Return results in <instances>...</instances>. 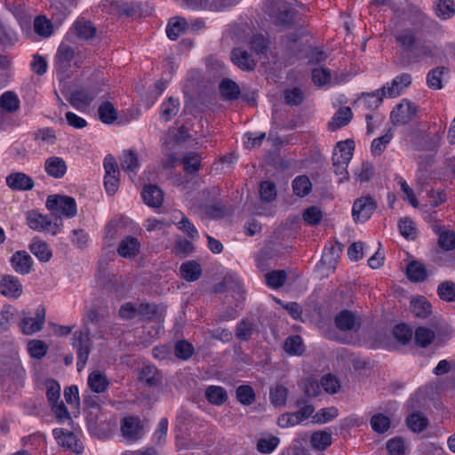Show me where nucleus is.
<instances>
[{
    "label": "nucleus",
    "mask_w": 455,
    "mask_h": 455,
    "mask_svg": "<svg viewBox=\"0 0 455 455\" xmlns=\"http://www.w3.org/2000/svg\"><path fill=\"white\" fill-rule=\"evenodd\" d=\"M72 345L77 351V371L84 370L91 353V339L89 333L85 331H76L72 337Z\"/></svg>",
    "instance_id": "nucleus-4"
},
{
    "label": "nucleus",
    "mask_w": 455,
    "mask_h": 455,
    "mask_svg": "<svg viewBox=\"0 0 455 455\" xmlns=\"http://www.w3.org/2000/svg\"><path fill=\"white\" fill-rule=\"evenodd\" d=\"M29 250L40 261L47 262L52 256L48 244L36 237L32 240Z\"/></svg>",
    "instance_id": "nucleus-27"
},
{
    "label": "nucleus",
    "mask_w": 455,
    "mask_h": 455,
    "mask_svg": "<svg viewBox=\"0 0 455 455\" xmlns=\"http://www.w3.org/2000/svg\"><path fill=\"white\" fill-rule=\"evenodd\" d=\"M205 397L209 403L214 405H221L227 401L228 394L224 387L212 385L206 388Z\"/></svg>",
    "instance_id": "nucleus-35"
},
{
    "label": "nucleus",
    "mask_w": 455,
    "mask_h": 455,
    "mask_svg": "<svg viewBox=\"0 0 455 455\" xmlns=\"http://www.w3.org/2000/svg\"><path fill=\"white\" fill-rule=\"evenodd\" d=\"M183 164L187 172H196L201 167V156L197 153H188L184 156Z\"/></svg>",
    "instance_id": "nucleus-60"
},
{
    "label": "nucleus",
    "mask_w": 455,
    "mask_h": 455,
    "mask_svg": "<svg viewBox=\"0 0 455 455\" xmlns=\"http://www.w3.org/2000/svg\"><path fill=\"white\" fill-rule=\"evenodd\" d=\"M280 439L277 436L261 437L257 441L256 449L259 453L270 454L279 445Z\"/></svg>",
    "instance_id": "nucleus-39"
},
{
    "label": "nucleus",
    "mask_w": 455,
    "mask_h": 455,
    "mask_svg": "<svg viewBox=\"0 0 455 455\" xmlns=\"http://www.w3.org/2000/svg\"><path fill=\"white\" fill-rule=\"evenodd\" d=\"M140 247L141 244L138 238L128 235L119 243L117 252L123 258L133 259L139 255Z\"/></svg>",
    "instance_id": "nucleus-15"
},
{
    "label": "nucleus",
    "mask_w": 455,
    "mask_h": 455,
    "mask_svg": "<svg viewBox=\"0 0 455 455\" xmlns=\"http://www.w3.org/2000/svg\"><path fill=\"white\" fill-rule=\"evenodd\" d=\"M28 348L30 355L36 359H42L48 352V346L38 339L29 341Z\"/></svg>",
    "instance_id": "nucleus-56"
},
{
    "label": "nucleus",
    "mask_w": 455,
    "mask_h": 455,
    "mask_svg": "<svg viewBox=\"0 0 455 455\" xmlns=\"http://www.w3.org/2000/svg\"><path fill=\"white\" fill-rule=\"evenodd\" d=\"M335 324L341 331H353L359 327L355 315L348 311L343 310L335 317Z\"/></svg>",
    "instance_id": "nucleus-23"
},
{
    "label": "nucleus",
    "mask_w": 455,
    "mask_h": 455,
    "mask_svg": "<svg viewBox=\"0 0 455 455\" xmlns=\"http://www.w3.org/2000/svg\"><path fill=\"white\" fill-rule=\"evenodd\" d=\"M221 96L228 100L236 99L240 93L239 87L230 79L223 80L220 84Z\"/></svg>",
    "instance_id": "nucleus-47"
},
{
    "label": "nucleus",
    "mask_w": 455,
    "mask_h": 455,
    "mask_svg": "<svg viewBox=\"0 0 455 455\" xmlns=\"http://www.w3.org/2000/svg\"><path fill=\"white\" fill-rule=\"evenodd\" d=\"M6 184L12 190L26 191L34 188V180L23 172H12L6 177Z\"/></svg>",
    "instance_id": "nucleus-14"
},
{
    "label": "nucleus",
    "mask_w": 455,
    "mask_h": 455,
    "mask_svg": "<svg viewBox=\"0 0 455 455\" xmlns=\"http://www.w3.org/2000/svg\"><path fill=\"white\" fill-rule=\"evenodd\" d=\"M376 209L377 203L371 196H361L354 202L353 219L355 222H365L372 216Z\"/></svg>",
    "instance_id": "nucleus-6"
},
{
    "label": "nucleus",
    "mask_w": 455,
    "mask_h": 455,
    "mask_svg": "<svg viewBox=\"0 0 455 455\" xmlns=\"http://www.w3.org/2000/svg\"><path fill=\"white\" fill-rule=\"evenodd\" d=\"M411 305V311L417 317L427 318L432 312L431 304L424 297L419 296L413 298Z\"/></svg>",
    "instance_id": "nucleus-32"
},
{
    "label": "nucleus",
    "mask_w": 455,
    "mask_h": 455,
    "mask_svg": "<svg viewBox=\"0 0 455 455\" xmlns=\"http://www.w3.org/2000/svg\"><path fill=\"white\" fill-rule=\"evenodd\" d=\"M93 100V96L84 90H77L71 93L70 104L77 109H85Z\"/></svg>",
    "instance_id": "nucleus-33"
},
{
    "label": "nucleus",
    "mask_w": 455,
    "mask_h": 455,
    "mask_svg": "<svg viewBox=\"0 0 455 455\" xmlns=\"http://www.w3.org/2000/svg\"><path fill=\"white\" fill-rule=\"evenodd\" d=\"M235 393L237 400L243 405H251L255 401V393L251 386H239Z\"/></svg>",
    "instance_id": "nucleus-50"
},
{
    "label": "nucleus",
    "mask_w": 455,
    "mask_h": 455,
    "mask_svg": "<svg viewBox=\"0 0 455 455\" xmlns=\"http://www.w3.org/2000/svg\"><path fill=\"white\" fill-rule=\"evenodd\" d=\"M283 348L290 355H301L305 351V346L302 339L294 335L285 339Z\"/></svg>",
    "instance_id": "nucleus-38"
},
{
    "label": "nucleus",
    "mask_w": 455,
    "mask_h": 455,
    "mask_svg": "<svg viewBox=\"0 0 455 455\" xmlns=\"http://www.w3.org/2000/svg\"><path fill=\"white\" fill-rule=\"evenodd\" d=\"M27 225L33 230L50 232L56 235L60 228L56 224H52L47 215H44L37 211H29L26 214Z\"/></svg>",
    "instance_id": "nucleus-7"
},
{
    "label": "nucleus",
    "mask_w": 455,
    "mask_h": 455,
    "mask_svg": "<svg viewBox=\"0 0 455 455\" xmlns=\"http://www.w3.org/2000/svg\"><path fill=\"white\" fill-rule=\"evenodd\" d=\"M259 195L262 201L271 202L276 197V188L272 181H262L259 186Z\"/></svg>",
    "instance_id": "nucleus-57"
},
{
    "label": "nucleus",
    "mask_w": 455,
    "mask_h": 455,
    "mask_svg": "<svg viewBox=\"0 0 455 455\" xmlns=\"http://www.w3.org/2000/svg\"><path fill=\"white\" fill-rule=\"evenodd\" d=\"M100 120L105 124L114 123V104L109 100L103 101L98 108Z\"/></svg>",
    "instance_id": "nucleus-52"
},
{
    "label": "nucleus",
    "mask_w": 455,
    "mask_h": 455,
    "mask_svg": "<svg viewBox=\"0 0 455 455\" xmlns=\"http://www.w3.org/2000/svg\"><path fill=\"white\" fill-rule=\"evenodd\" d=\"M70 241L76 248L85 250L90 243V235L83 228L74 229L71 232Z\"/></svg>",
    "instance_id": "nucleus-43"
},
{
    "label": "nucleus",
    "mask_w": 455,
    "mask_h": 455,
    "mask_svg": "<svg viewBox=\"0 0 455 455\" xmlns=\"http://www.w3.org/2000/svg\"><path fill=\"white\" fill-rule=\"evenodd\" d=\"M121 166L124 171L135 174L134 171L139 166L137 156L132 151H125L121 160Z\"/></svg>",
    "instance_id": "nucleus-58"
},
{
    "label": "nucleus",
    "mask_w": 455,
    "mask_h": 455,
    "mask_svg": "<svg viewBox=\"0 0 455 455\" xmlns=\"http://www.w3.org/2000/svg\"><path fill=\"white\" fill-rule=\"evenodd\" d=\"M416 115L415 106L408 100H403L392 110L390 118L394 124H408Z\"/></svg>",
    "instance_id": "nucleus-10"
},
{
    "label": "nucleus",
    "mask_w": 455,
    "mask_h": 455,
    "mask_svg": "<svg viewBox=\"0 0 455 455\" xmlns=\"http://www.w3.org/2000/svg\"><path fill=\"white\" fill-rule=\"evenodd\" d=\"M353 117V112L350 108L343 107L339 108V110L333 116L329 127L331 131H336L341 127H344L349 124Z\"/></svg>",
    "instance_id": "nucleus-25"
},
{
    "label": "nucleus",
    "mask_w": 455,
    "mask_h": 455,
    "mask_svg": "<svg viewBox=\"0 0 455 455\" xmlns=\"http://www.w3.org/2000/svg\"><path fill=\"white\" fill-rule=\"evenodd\" d=\"M267 284L273 288L278 289L284 283L286 280V272L283 270H275L265 275Z\"/></svg>",
    "instance_id": "nucleus-54"
},
{
    "label": "nucleus",
    "mask_w": 455,
    "mask_h": 455,
    "mask_svg": "<svg viewBox=\"0 0 455 455\" xmlns=\"http://www.w3.org/2000/svg\"><path fill=\"white\" fill-rule=\"evenodd\" d=\"M0 107L8 112H14L20 107V100L13 92H5L0 96Z\"/></svg>",
    "instance_id": "nucleus-46"
},
{
    "label": "nucleus",
    "mask_w": 455,
    "mask_h": 455,
    "mask_svg": "<svg viewBox=\"0 0 455 455\" xmlns=\"http://www.w3.org/2000/svg\"><path fill=\"white\" fill-rule=\"evenodd\" d=\"M180 110V101L178 99L170 97L161 105L160 116L165 122L174 117Z\"/></svg>",
    "instance_id": "nucleus-36"
},
{
    "label": "nucleus",
    "mask_w": 455,
    "mask_h": 455,
    "mask_svg": "<svg viewBox=\"0 0 455 455\" xmlns=\"http://www.w3.org/2000/svg\"><path fill=\"white\" fill-rule=\"evenodd\" d=\"M435 231L438 235V244L444 251L455 249V232L447 230L443 227H436Z\"/></svg>",
    "instance_id": "nucleus-29"
},
{
    "label": "nucleus",
    "mask_w": 455,
    "mask_h": 455,
    "mask_svg": "<svg viewBox=\"0 0 455 455\" xmlns=\"http://www.w3.org/2000/svg\"><path fill=\"white\" fill-rule=\"evenodd\" d=\"M73 29L76 35L84 40L92 39L96 33V28L92 22L85 20H77L73 25Z\"/></svg>",
    "instance_id": "nucleus-28"
},
{
    "label": "nucleus",
    "mask_w": 455,
    "mask_h": 455,
    "mask_svg": "<svg viewBox=\"0 0 455 455\" xmlns=\"http://www.w3.org/2000/svg\"><path fill=\"white\" fill-rule=\"evenodd\" d=\"M110 319L108 307L103 302H97L85 311L84 322L86 324H94L103 337L112 330Z\"/></svg>",
    "instance_id": "nucleus-2"
},
{
    "label": "nucleus",
    "mask_w": 455,
    "mask_h": 455,
    "mask_svg": "<svg viewBox=\"0 0 455 455\" xmlns=\"http://www.w3.org/2000/svg\"><path fill=\"white\" fill-rule=\"evenodd\" d=\"M142 197L144 202L150 207H159L164 201V194L162 190L155 185L145 186Z\"/></svg>",
    "instance_id": "nucleus-22"
},
{
    "label": "nucleus",
    "mask_w": 455,
    "mask_h": 455,
    "mask_svg": "<svg viewBox=\"0 0 455 455\" xmlns=\"http://www.w3.org/2000/svg\"><path fill=\"white\" fill-rule=\"evenodd\" d=\"M390 419L382 413L375 414L371 419V426L378 433L387 432L390 427Z\"/></svg>",
    "instance_id": "nucleus-53"
},
{
    "label": "nucleus",
    "mask_w": 455,
    "mask_h": 455,
    "mask_svg": "<svg viewBox=\"0 0 455 455\" xmlns=\"http://www.w3.org/2000/svg\"><path fill=\"white\" fill-rule=\"evenodd\" d=\"M120 430L123 437L129 443L136 442L145 435L140 419L134 416L124 417L121 422Z\"/></svg>",
    "instance_id": "nucleus-5"
},
{
    "label": "nucleus",
    "mask_w": 455,
    "mask_h": 455,
    "mask_svg": "<svg viewBox=\"0 0 455 455\" xmlns=\"http://www.w3.org/2000/svg\"><path fill=\"white\" fill-rule=\"evenodd\" d=\"M52 435L60 446L67 448L77 454L83 452L84 446L73 432L65 430L63 428H55L52 431Z\"/></svg>",
    "instance_id": "nucleus-9"
},
{
    "label": "nucleus",
    "mask_w": 455,
    "mask_h": 455,
    "mask_svg": "<svg viewBox=\"0 0 455 455\" xmlns=\"http://www.w3.org/2000/svg\"><path fill=\"white\" fill-rule=\"evenodd\" d=\"M455 12L452 0H439L436 5V15L443 20L450 19Z\"/></svg>",
    "instance_id": "nucleus-55"
},
{
    "label": "nucleus",
    "mask_w": 455,
    "mask_h": 455,
    "mask_svg": "<svg viewBox=\"0 0 455 455\" xmlns=\"http://www.w3.org/2000/svg\"><path fill=\"white\" fill-rule=\"evenodd\" d=\"M75 56V49L68 44L61 43L55 56V68L57 73L66 75L71 68V63Z\"/></svg>",
    "instance_id": "nucleus-8"
},
{
    "label": "nucleus",
    "mask_w": 455,
    "mask_h": 455,
    "mask_svg": "<svg viewBox=\"0 0 455 455\" xmlns=\"http://www.w3.org/2000/svg\"><path fill=\"white\" fill-rule=\"evenodd\" d=\"M292 188L295 195L303 197L309 194L312 189V184L307 176H299L293 180Z\"/></svg>",
    "instance_id": "nucleus-45"
},
{
    "label": "nucleus",
    "mask_w": 455,
    "mask_h": 455,
    "mask_svg": "<svg viewBox=\"0 0 455 455\" xmlns=\"http://www.w3.org/2000/svg\"><path fill=\"white\" fill-rule=\"evenodd\" d=\"M0 292L10 299H18L23 292L22 284L13 275H4L0 281Z\"/></svg>",
    "instance_id": "nucleus-12"
},
{
    "label": "nucleus",
    "mask_w": 455,
    "mask_h": 455,
    "mask_svg": "<svg viewBox=\"0 0 455 455\" xmlns=\"http://www.w3.org/2000/svg\"><path fill=\"white\" fill-rule=\"evenodd\" d=\"M341 248L339 245H331L326 248L322 255L321 263L330 267L335 268L338 259L339 258Z\"/></svg>",
    "instance_id": "nucleus-40"
},
{
    "label": "nucleus",
    "mask_w": 455,
    "mask_h": 455,
    "mask_svg": "<svg viewBox=\"0 0 455 455\" xmlns=\"http://www.w3.org/2000/svg\"><path fill=\"white\" fill-rule=\"evenodd\" d=\"M232 62L242 70H251L255 68L256 62L251 56L240 48L234 49L231 53Z\"/></svg>",
    "instance_id": "nucleus-21"
},
{
    "label": "nucleus",
    "mask_w": 455,
    "mask_h": 455,
    "mask_svg": "<svg viewBox=\"0 0 455 455\" xmlns=\"http://www.w3.org/2000/svg\"><path fill=\"white\" fill-rule=\"evenodd\" d=\"M393 139V133L387 132L381 137L374 139L371 145V151L373 156H380Z\"/></svg>",
    "instance_id": "nucleus-48"
},
{
    "label": "nucleus",
    "mask_w": 455,
    "mask_h": 455,
    "mask_svg": "<svg viewBox=\"0 0 455 455\" xmlns=\"http://www.w3.org/2000/svg\"><path fill=\"white\" fill-rule=\"evenodd\" d=\"M407 425L413 432H421L427 426V419L419 413H413L407 419Z\"/></svg>",
    "instance_id": "nucleus-59"
},
{
    "label": "nucleus",
    "mask_w": 455,
    "mask_h": 455,
    "mask_svg": "<svg viewBox=\"0 0 455 455\" xmlns=\"http://www.w3.org/2000/svg\"><path fill=\"white\" fill-rule=\"evenodd\" d=\"M435 337V334L431 329L426 327H419L415 331L414 339L418 346L421 347H427L433 342Z\"/></svg>",
    "instance_id": "nucleus-42"
},
{
    "label": "nucleus",
    "mask_w": 455,
    "mask_h": 455,
    "mask_svg": "<svg viewBox=\"0 0 455 455\" xmlns=\"http://www.w3.org/2000/svg\"><path fill=\"white\" fill-rule=\"evenodd\" d=\"M45 318V309L41 307L36 309V317H24L20 329L26 335H31L42 330Z\"/></svg>",
    "instance_id": "nucleus-13"
},
{
    "label": "nucleus",
    "mask_w": 455,
    "mask_h": 455,
    "mask_svg": "<svg viewBox=\"0 0 455 455\" xmlns=\"http://www.w3.org/2000/svg\"><path fill=\"white\" fill-rule=\"evenodd\" d=\"M46 208L59 218H74L77 214L76 200L65 195L49 196L45 203Z\"/></svg>",
    "instance_id": "nucleus-3"
},
{
    "label": "nucleus",
    "mask_w": 455,
    "mask_h": 455,
    "mask_svg": "<svg viewBox=\"0 0 455 455\" xmlns=\"http://www.w3.org/2000/svg\"><path fill=\"white\" fill-rule=\"evenodd\" d=\"M310 443L315 450L324 451L331 444L332 435L324 430L315 431L311 435Z\"/></svg>",
    "instance_id": "nucleus-31"
},
{
    "label": "nucleus",
    "mask_w": 455,
    "mask_h": 455,
    "mask_svg": "<svg viewBox=\"0 0 455 455\" xmlns=\"http://www.w3.org/2000/svg\"><path fill=\"white\" fill-rule=\"evenodd\" d=\"M411 84V76L408 73H403L395 76L391 83H387L381 88L388 98H396L400 96L405 89Z\"/></svg>",
    "instance_id": "nucleus-11"
},
{
    "label": "nucleus",
    "mask_w": 455,
    "mask_h": 455,
    "mask_svg": "<svg viewBox=\"0 0 455 455\" xmlns=\"http://www.w3.org/2000/svg\"><path fill=\"white\" fill-rule=\"evenodd\" d=\"M11 264L17 273L27 275L32 269L33 259L27 251H18L12 255Z\"/></svg>",
    "instance_id": "nucleus-16"
},
{
    "label": "nucleus",
    "mask_w": 455,
    "mask_h": 455,
    "mask_svg": "<svg viewBox=\"0 0 455 455\" xmlns=\"http://www.w3.org/2000/svg\"><path fill=\"white\" fill-rule=\"evenodd\" d=\"M202 275L201 265L195 260H188L180 266V275L188 282H194Z\"/></svg>",
    "instance_id": "nucleus-26"
},
{
    "label": "nucleus",
    "mask_w": 455,
    "mask_h": 455,
    "mask_svg": "<svg viewBox=\"0 0 455 455\" xmlns=\"http://www.w3.org/2000/svg\"><path fill=\"white\" fill-rule=\"evenodd\" d=\"M139 379L148 387H156L161 383L157 369L151 364L144 365L139 372Z\"/></svg>",
    "instance_id": "nucleus-24"
},
{
    "label": "nucleus",
    "mask_w": 455,
    "mask_h": 455,
    "mask_svg": "<svg viewBox=\"0 0 455 455\" xmlns=\"http://www.w3.org/2000/svg\"><path fill=\"white\" fill-rule=\"evenodd\" d=\"M331 78V72L324 68H315L312 70V80L315 84L323 86L327 84Z\"/></svg>",
    "instance_id": "nucleus-63"
},
{
    "label": "nucleus",
    "mask_w": 455,
    "mask_h": 455,
    "mask_svg": "<svg viewBox=\"0 0 455 455\" xmlns=\"http://www.w3.org/2000/svg\"><path fill=\"white\" fill-rule=\"evenodd\" d=\"M189 25L182 17L170 19L166 27V35L169 39L176 40L180 35L188 30Z\"/></svg>",
    "instance_id": "nucleus-20"
},
{
    "label": "nucleus",
    "mask_w": 455,
    "mask_h": 455,
    "mask_svg": "<svg viewBox=\"0 0 455 455\" xmlns=\"http://www.w3.org/2000/svg\"><path fill=\"white\" fill-rule=\"evenodd\" d=\"M382 88L371 92L363 93L362 96L363 101L368 108H377L382 102L383 98H388Z\"/></svg>",
    "instance_id": "nucleus-49"
},
{
    "label": "nucleus",
    "mask_w": 455,
    "mask_h": 455,
    "mask_svg": "<svg viewBox=\"0 0 455 455\" xmlns=\"http://www.w3.org/2000/svg\"><path fill=\"white\" fill-rule=\"evenodd\" d=\"M35 32L44 37H48L53 33L52 23L44 16H38L34 21Z\"/></svg>",
    "instance_id": "nucleus-44"
},
{
    "label": "nucleus",
    "mask_w": 455,
    "mask_h": 455,
    "mask_svg": "<svg viewBox=\"0 0 455 455\" xmlns=\"http://www.w3.org/2000/svg\"><path fill=\"white\" fill-rule=\"evenodd\" d=\"M354 148L355 145L353 140H347L344 141L338 142L332 156L333 163L349 164L353 156Z\"/></svg>",
    "instance_id": "nucleus-17"
},
{
    "label": "nucleus",
    "mask_w": 455,
    "mask_h": 455,
    "mask_svg": "<svg viewBox=\"0 0 455 455\" xmlns=\"http://www.w3.org/2000/svg\"><path fill=\"white\" fill-rule=\"evenodd\" d=\"M44 171L49 176L60 179L67 172L66 162L61 157H49L44 163Z\"/></svg>",
    "instance_id": "nucleus-19"
},
{
    "label": "nucleus",
    "mask_w": 455,
    "mask_h": 455,
    "mask_svg": "<svg viewBox=\"0 0 455 455\" xmlns=\"http://www.w3.org/2000/svg\"><path fill=\"white\" fill-rule=\"evenodd\" d=\"M395 339L401 344H407L412 336L411 330L404 323L397 324L393 330Z\"/></svg>",
    "instance_id": "nucleus-61"
},
{
    "label": "nucleus",
    "mask_w": 455,
    "mask_h": 455,
    "mask_svg": "<svg viewBox=\"0 0 455 455\" xmlns=\"http://www.w3.org/2000/svg\"><path fill=\"white\" fill-rule=\"evenodd\" d=\"M407 276L412 282L424 281L427 276V269L424 264L411 262L407 267Z\"/></svg>",
    "instance_id": "nucleus-37"
},
{
    "label": "nucleus",
    "mask_w": 455,
    "mask_h": 455,
    "mask_svg": "<svg viewBox=\"0 0 455 455\" xmlns=\"http://www.w3.org/2000/svg\"><path fill=\"white\" fill-rule=\"evenodd\" d=\"M443 68H436L428 72L427 76V83L428 87L434 90H439L442 85V76L443 74Z\"/></svg>",
    "instance_id": "nucleus-62"
},
{
    "label": "nucleus",
    "mask_w": 455,
    "mask_h": 455,
    "mask_svg": "<svg viewBox=\"0 0 455 455\" xmlns=\"http://www.w3.org/2000/svg\"><path fill=\"white\" fill-rule=\"evenodd\" d=\"M438 294L440 298L443 300H455V283L450 281L442 283L438 286Z\"/></svg>",
    "instance_id": "nucleus-64"
},
{
    "label": "nucleus",
    "mask_w": 455,
    "mask_h": 455,
    "mask_svg": "<svg viewBox=\"0 0 455 455\" xmlns=\"http://www.w3.org/2000/svg\"><path fill=\"white\" fill-rule=\"evenodd\" d=\"M397 43L404 49L414 51L417 39L414 32L411 30H403L395 36Z\"/></svg>",
    "instance_id": "nucleus-51"
},
{
    "label": "nucleus",
    "mask_w": 455,
    "mask_h": 455,
    "mask_svg": "<svg viewBox=\"0 0 455 455\" xmlns=\"http://www.w3.org/2000/svg\"><path fill=\"white\" fill-rule=\"evenodd\" d=\"M104 245L103 254L99 261V282L102 286H107L111 282V268L114 251V230L112 222L109 221L105 227V235L103 237Z\"/></svg>",
    "instance_id": "nucleus-1"
},
{
    "label": "nucleus",
    "mask_w": 455,
    "mask_h": 455,
    "mask_svg": "<svg viewBox=\"0 0 455 455\" xmlns=\"http://www.w3.org/2000/svg\"><path fill=\"white\" fill-rule=\"evenodd\" d=\"M87 384L92 392L101 394L108 388L110 381L103 371L95 370L89 374Z\"/></svg>",
    "instance_id": "nucleus-18"
},
{
    "label": "nucleus",
    "mask_w": 455,
    "mask_h": 455,
    "mask_svg": "<svg viewBox=\"0 0 455 455\" xmlns=\"http://www.w3.org/2000/svg\"><path fill=\"white\" fill-rule=\"evenodd\" d=\"M288 394V388L282 384L272 387L269 392L271 403L275 407H283L286 404Z\"/></svg>",
    "instance_id": "nucleus-34"
},
{
    "label": "nucleus",
    "mask_w": 455,
    "mask_h": 455,
    "mask_svg": "<svg viewBox=\"0 0 455 455\" xmlns=\"http://www.w3.org/2000/svg\"><path fill=\"white\" fill-rule=\"evenodd\" d=\"M338 415L339 411L335 407L323 408L313 415L312 422L319 425L325 424L337 418Z\"/></svg>",
    "instance_id": "nucleus-41"
},
{
    "label": "nucleus",
    "mask_w": 455,
    "mask_h": 455,
    "mask_svg": "<svg viewBox=\"0 0 455 455\" xmlns=\"http://www.w3.org/2000/svg\"><path fill=\"white\" fill-rule=\"evenodd\" d=\"M104 170H105V177H104V187L106 192L112 196L114 194V157L111 154L107 155L104 159Z\"/></svg>",
    "instance_id": "nucleus-30"
}]
</instances>
